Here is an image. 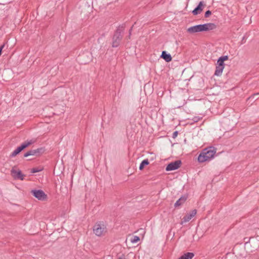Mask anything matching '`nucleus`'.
Listing matches in <instances>:
<instances>
[{
  "label": "nucleus",
  "instance_id": "obj_12",
  "mask_svg": "<svg viewBox=\"0 0 259 259\" xmlns=\"http://www.w3.org/2000/svg\"><path fill=\"white\" fill-rule=\"evenodd\" d=\"M187 197L186 196H183L180 198L175 203V207H177L182 205L187 200Z\"/></svg>",
  "mask_w": 259,
  "mask_h": 259
},
{
  "label": "nucleus",
  "instance_id": "obj_19",
  "mask_svg": "<svg viewBox=\"0 0 259 259\" xmlns=\"http://www.w3.org/2000/svg\"><path fill=\"white\" fill-rule=\"evenodd\" d=\"M59 169V166L58 164H56L54 167V174L56 173L57 175L59 174V171L58 170Z\"/></svg>",
  "mask_w": 259,
  "mask_h": 259
},
{
  "label": "nucleus",
  "instance_id": "obj_21",
  "mask_svg": "<svg viewBox=\"0 0 259 259\" xmlns=\"http://www.w3.org/2000/svg\"><path fill=\"white\" fill-rule=\"evenodd\" d=\"M219 59L224 62L225 61L227 60L228 59V56H224L220 57Z\"/></svg>",
  "mask_w": 259,
  "mask_h": 259
},
{
  "label": "nucleus",
  "instance_id": "obj_23",
  "mask_svg": "<svg viewBox=\"0 0 259 259\" xmlns=\"http://www.w3.org/2000/svg\"><path fill=\"white\" fill-rule=\"evenodd\" d=\"M178 135V132L177 131H176L174 133H173V135H172V137L174 138H175Z\"/></svg>",
  "mask_w": 259,
  "mask_h": 259
},
{
  "label": "nucleus",
  "instance_id": "obj_28",
  "mask_svg": "<svg viewBox=\"0 0 259 259\" xmlns=\"http://www.w3.org/2000/svg\"><path fill=\"white\" fill-rule=\"evenodd\" d=\"M258 94H259V93H257L256 94H254V96L257 95Z\"/></svg>",
  "mask_w": 259,
  "mask_h": 259
},
{
  "label": "nucleus",
  "instance_id": "obj_3",
  "mask_svg": "<svg viewBox=\"0 0 259 259\" xmlns=\"http://www.w3.org/2000/svg\"><path fill=\"white\" fill-rule=\"evenodd\" d=\"M93 232L96 236H102L107 232L106 226L103 222H97L94 226Z\"/></svg>",
  "mask_w": 259,
  "mask_h": 259
},
{
  "label": "nucleus",
  "instance_id": "obj_24",
  "mask_svg": "<svg viewBox=\"0 0 259 259\" xmlns=\"http://www.w3.org/2000/svg\"><path fill=\"white\" fill-rule=\"evenodd\" d=\"M199 120V118L197 117H195L193 118V120L194 122H197Z\"/></svg>",
  "mask_w": 259,
  "mask_h": 259
},
{
  "label": "nucleus",
  "instance_id": "obj_6",
  "mask_svg": "<svg viewBox=\"0 0 259 259\" xmlns=\"http://www.w3.org/2000/svg\"><path fill=\"white\" fill-rule=\"evenodd\" d=\"M122 38L120 32L117 31L113 35V41L112 44V47H117L120 42V41Z\"/></svg>",
  "mask_w": 259,
  "mask_h": 259
},
{
  "label": "nucleus",
  "instance_id": "obj_18",
  "mask_svg": "<svg viewBox=\"0 0 259 259\" xmlns=\"http://www.w3.org/2000/svg\"><path fill=\"white\" fill-rule=\"evenodd\" d=\"M217 65L221 66H224L225 67L224 62L222 60L220 59H219L218 61H217Z\"/></svg>",
  "mask_w": 259,
  "mask_h": 259
},
{
  "label": "nucleus",
  "instance_id": "obj_17",
  "mask_svg": "<svg viewBox=\"0 0 259 259\" xmlns=\"http://www.w3.org/2000/svg\"><path fill=\"white\" fill-rule=\"evenodd\" d=\"M140 240V238L139 236H133L131 239V241L132 243H137V242H138Z\"/></svg>",
  "mask_w": 259,
  "mask_h": 259
},
{
  "label": "nucleus",
  "instance_id": "obj_14",
  "mask_svg": "<svg viewBox=\"0 0 259 259\" xmlns=\"http://www.w3.org/2000/svg\"><path fill=\"white\" fill-rule=\"evenodd\" d=\"M224 69V66H216L215 71L214 72V75L216 76H220L221 75Z\"/></svg>",
  "mask_w": 259,
  "mask_h": 259
},
{
  "label": "nucleus",
  "instance_id": "obj_4",
  "mask_svg": "<svg viewBox=\"0 0 259 259\" xmlns=\"http://www.w3.org/2000/svg\"><path fill=\"white\" fill-rule=\"evenodd\" d=\"M34 143V141L30 140L29 141H26L23 143L21 146H19L10 155V156L12 157L16 156L17 154H18L21 151L28 147L29 145Z\"/></svg>",
  "mask_w": 259,
  "mask_h": 259
},
{
  "label": "nucleus",
  "instance_id": "obj_20",
  "mask_svg": "<svg viewBox=\"0 0 259 259\" xmlns=\"http://www.w3.org/2000/svg\"><path fill=\"white\" fill-rule=\"evenodd\" d=\"M41 169H39L38 168H33L31 169V172L32 173H35V172H39L40 171H41Z\"/></svg>",
  "mask_w": 259,
  "mask_h": 259
},
{
  "label": "nucleus",
  "instance_id": "obj_8",
  "mask_svg": "<svg viewBox=\"0 0 259 259\" xmlns=\"http://www.w3.org/2000/svg\"><path fill=\"white\" fill-rule=\"evenodd\" d=\"M197 213L196 209L192 210L190 213H187L185 216H184L182 219V222H181V224L182 225L184 223H187L189 222L191 219L194 217Z\"/></svg>",
  "mask_w": 259,
  "mask_h": 259
},
{
  "label": "nucleus",
  "instance_id": "obj_26",
  "mask_svg": "<svg viewBox=\"0 0 259 259\" xmlns=\"http://www.w3.org/2000/svg\"><path fill=\"white\" fill-rule=\"evenodd\" d=\"M131 31H132V29H130V35H131Z\"/></svg>",
  "mask_w": 259,
  "mask_h": 259
},
{
  "label": "nucleus",
  "instance_id": "obj_10",
  "mask_svg": "<svg viewBox=\"0 0 259 259\" xmlns=\"http://www.w3.org/2000/svg\"><path fill=\"white\" fill-rule=\"evenodd\" d=\"M41 151L42 149L41 148H38L37 149L34 150H31L27 152L26 153H25L24 156L26 157L31 155H39V153L41 152Z\"/></svg>",
  "mask_w": 259,
  "mask_h": 259
},
{
  "label": "nucleus",
  "instance_id": "obj_13",
  "mask_svg": "<svg viewBox=\"0 0 259 259\" xmlns=\"http://www.w3.org/2000/svg\"><path fill=\"white\" fill-rule=\"evenodd\" d=\"M161 57L163 58L167 62H170L172 59L170 55L169 54H167L165 51H163L162 52Z\"/></svg>",
  "mask_w": 259,
  "mask_h": 259
},
{
  "label": "nucleus",
  "instance_id": "obj_7",
  "mask_svg": "<svg viewBox=\"0 0 259 259\" xmlns=\"http://www.w3.org/2000/svg\"><path fill=\"white\" fill-rule=\"evenodd\" d=\"M181 163L182 162L180 160H177L174 162H170L167 165L165 169L166 171H171L177 169L180 167Z\"/></svg>",
  "mask_w": 259,
  "mask_h": 259
},
{
  "label": "nucleus",
  "instance_id": "obj_15",
  "mask_svg": "<svg viewBox=\"0 0 259 259\" xmlns=\"http://www.w3.org/2000/svg\"><path fill=\"white\" fill-rule=\"evenodd\" d=\"M194 256V254L192 252H187L181 256H180L179 259H191Z\"/></svg>",
  "mask_w": 259,
  "mask_h": 259
},
{
  "label": "nucleus",
  "instance_id": "obj_27",
  "mask_svg": "<svg viewBox=\"0 0 259 259\" xmlns=\"http://www.w3.org/2000/svg\"><path fill=\"white\" fill-rule=\"evenodd\" d=\"M118 259H124V258L123 257H119Z\"/></svg>",
  "mask_w": 259,
  "mask_h": 259
},
{
  "label": "nucleus",
  "instance_id": "obj_30",
  "mask_svg": "<svg viewBox=\"0 0 259 259\" xmlns=\"http://www.w3.org/2000/svg\"><path fill=\"white\" fill-rule=\"evenodd\" d=\"M10 2H11L10 1V2H7L6 3H10Z\"/></svg>",
  "mask_w": 259,
  "mask_h": 259
},
{
  "label": "nucleus",
  "instance_id": "obj_11",
  "mask_svg": "<svg viewBox=\"0 0 259 259\" xmlns=\"http://www.w3.org/2000/svg\"><path fill=\"white\" fill-rule=\"evenodd\" d=\"M203 6V2H200L198 6L192 11L194 15L200 14L203 10L202 7Z\"/></svg>",
  "mask_w": 259,
  "mask_h": 259
},
{
  "label": "nucleus",
  "instance_id": "obj_2",
  "mask_svg": "<svg viewBox=\"0 0 259 259\" xmlns=\"http://www.w3.org/2000/svg\"><path fill=\"white\" fill-rule=\"evenodd\" d=\"M214 28L215 25L213 23H209L190 27L187 28V31L189 34H192L197 32L212 30Z\"/></svg>",
  "mask_w": 259,
  "mask_h": 259
},
{
  "label": "nucleus",
  "instance_id": "obj_25",
  "mask_svg": "<svg viewBox=\"0 0 259 259\" xmlns=\"http://www.w3.org/2000/svg\"><path fill=\"white\" fill-rule=\"evenodd\" d=\"M4 45H3L0 47V55H1V54H2V50L4 48Z\"/></svg>",
  "mask_w": 259,
  "mask_h": 259
},
{
  "label": "nucleus",
  "instance_id": "obj_5",
  "mask_svg": "<svg viewBox=\"0 0 259 259\" xmlns=\"http://www.w3.org/2000/svg\"><path fill=\"white\" fill-rule=\"evenodd\" d=\"M31 193L40 200H44L47 198V195L41 190H32Z\"/></svg>",
  "mask_w": 259,
  "mask_h": 259
},
{
  "label": "nucleus",
  "instance_id": "obj_1",
  "mask_svg": "<svg viewBox=\"0 0 259 259\" xmlns=\"http://www.w3.org/2000/svg\"><path fill=\"white\" fill-rule=\"evenodd\" d=\"M217 152V149L214 147H209L204 149L198 157L200 163L209 161L214 158Z\"/></svg>",
  "mask_w": 259,
  "mask_h": 259
},
{
  "label": "nucleus",
  "instance_id": "obj_22",
  "mask_svg": "<svg viewBox=\"0 0 259 259\" xmlns=\"http://www.w3.org/2000/svg\"><path fill=\"white\" fill-rule=\"evenodd\" d=\"M211 14V11H210L209 10H208L205 13V17L206 18H207L208 17H209V16Z\"/></svg>",
  "mask_w": 259,
  "mask_h": 259
},
{
  "label": "nucleus",
  "instance_id": "obj_16",
  "mask_svg": "<svg viewBox=\"0 0 259 259\" xmlns=\"http://www.w3.org/2000/svg\"><path fill=\"white\" fill-rule=\"evenodd\" d=\"M149 162L147 159H144L142 161L140 165L139 169L142 170L145 165L149 164Z\"/></svg>",
  "mask_w": 259,
  "mask_h": 259
},
{
  "label": "nucleus",
  "instance_id": "obj_29",
  "mask_svg": "<svg viewBox=\"0 0 259 259\" xmlns=\"http://www.w3.org/2000/svg\"><path fill=\"white\" fill-rule=\"evenodd\" d=\"M63 169H64V166L63 165Z\"/></svg>",
  "mask_w": 259,
  "mask_h": 259
},
{
  "label": "nucleus",
  "instance_id": "obj_9",
  "mask_svg": "<svg viewBox=\"0 0 259 259\" xmlns=\"http://www.w3.org/2000/svg\"><path fill=\"white\" fill-rule=\"evenodd\" d=\"M11 173L13 174L15 179H20L21 180H23L24 179L25 176L22 174L21 170H17L12 168L11 170Z\"/></svg>",
  "mask_w": 259,
  "mask_h": 259
}]
</instances>
